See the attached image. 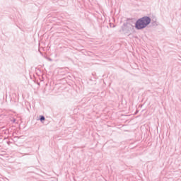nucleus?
<instances>
[{"instance_id": "nucleus-1", "label": "nucleus", "mask_w": 181, "mask_h": 181, "mask_svg": "<svg viewBox=\"0 0 181 181\" xmlns=\"http://www.w3.org/2000/svg\"><path fill=\"white\" fill-rule=\"evenodd\" d=\"M149 23H151V18L149 17H143L140 19H139L136 22V29H145V28H146V26H148V25H149Z\"/></svg>"}, {"instance_id": "nucleus-2", "label": "nucleus", "mask_w": 181, "mask_h": 181, "mask_svg": "<svg viewBox=\"0 0 181 181\" xmlns=\"http://www.w3.org/2000/svg\"><path fill=\"white\" fill-rule=\"evenodd\" d=\"M40 121H45V117L44 116H41Z\"/></svg>"}]
</instances>
